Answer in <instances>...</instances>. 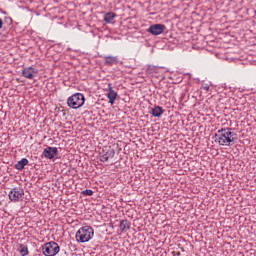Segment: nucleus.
Here are the masks:
<instances>
[{
    "label": "nucleus",
    "mask_w": 256,
    "mask_h": 256,
    "mask_svg": "<svg viewBox=\"0 0 256 256\" xmlns=\"http://www.w3.org/2000/svg\"><path fill=\"white\" fill-rule=\"evenodd\" d=\"M235 141L231 128L220 129L215 133V143L222 147H229Z\"/></svg>",
    "instance_id": "f257e3e1"
},
{
    "label": "nucleus",
    "mask_w": 256,
    "mask_h": 256,
    "mask_svg": "<svg viewBox=\"0 0 256 256\" xmlns=\"http://www.w3.org/2000/svg\"><path fill=\"white\" fill-rule=\"evenodd\" d=\"M95 236V230L91 226H83L76 232L75 238L78 243H89Z\"/></svg>",
    "instance_id": "f03ea898"
},
{
    "label": "nucleus",
    "mask_w": 256,
    "mask_h": 256,
    "mask_svg": "<svg viewBox=\"0 0 256 256\" xmlns=\"http://www.w3.org/2000/svg\"><path fill=\"white\" fill-rule=\"evenodd\" d=\"M67 105L71 109H80L85 105V95L82 93H75L67 99Z\"/></svg>",
    "instance_id": "7ed1b4c3"
},
{
    "label": "nucleus",
    "mask_w": 256,
    "mask_h": 256,
    "mask_svg": "<svg viewBox=\"0 0 256 256\" xmlns=\"http://www.w3.org/2000/svg\"><path fill=\"white\" fill-rule=\"evenodd\" d=\"M61 251L59 244L54 241L48 242L42 246V253L45 256H55Z\"/></svg>",
    "instance_id": "20e7f679"
},
{
    "label": "nucleus",
    "mask_w": 256,
    "mask_h": 256,
    "mask_svg": "<svg viewBox=\"0 0 256 256\" xmlns=\"http://www.w3.org/2000/svg\"><path fill=\"white\" fill-rule=\"evenodd\" d=\"M24 196L25 191L21 187L13 188L8 194L10 201H13V203H19V201H23Z\"/></svg>",
    "instance_id": "39448f33"
},
{
    "label": "nucleus",
    "mask_w": 256,
    "mask_h": 256,
    "mask_svg": "<svg viewBox=\"0 0 256 256\" xmlns=\"http://www.w3.org/2000/svg\"><path fill=\"white\" fill-rule=\"evenodd\" d=\"M39 75V69L34 68L33 66L24 67L22 70V77L25 79H35Z\"/></svg>",
    "instance_id": "423d86ee"
},
{
    "label": "nucleus",
    "mask_w": 256,
    "mask_h": 256,
    "mask_svg": "<svg viewBox=\"0 0 256 256\" xmlns=\"http://www.w3.org/2000/svg\"><path fill=\"white\" fill-rule=\"evenodd\" d=\"M57 153H59L57 147L48 146L43 150L45 159H55V157H57Z\"/></svg>",
    "instance_id": "0eeeda50"
},
{
    "label": "nucleus",
    "mask_w": 256,
    "mask_h": 256,
    "mask_svg": "<svg viewBox=\"0 0 256 256\" xmlns=\"http://www.w3.org/2000/svg\"><path fill=\"white\" fill-rule=\"evenodd\" d=\"M163 31H165V25L163 24H154L148 29V33H151V35H161Z\"/></svg>",
    "instance_id": "6e6552de"
},
{
    "label": "nucleus",
    "mask_w": 256,
    "mask_h": 256,
    "mask_svg": "<svg viewBox=\"0 0 256 256\" xmlns=\"http://www.w3.org/2000/svg\"><path fill=\"white\" fill-rule=\"evenodd\" d=\"M115 157V150L113 148H108L104 154L100 156V161L102 163H107L109 159H113Z\"/></svg>",
    "instance_id": "1a4fd4ad"
},
{
    "label": "nucleus",
    "mask_w": 256,
    "mask_h": 256,
    "mask_svg": "<svg viewBox=\"0 0 256 256\" xmlns=\"http://www.w3.org/2000/svg\"><path fill=\"white\" fill-rule=\"evenodd\" d=\"M107 97L109 99V103L111 105H114L115 100L117 99V92L114 91V89L111 87V84H109V90H108Z\"/></svg>",
    "instance_id": "9d476101"
},
{
    "label": "nucleus",
    "mask_w": 256,
    "mask_h": 256,
    "mask_svg": "<svg viewBox=\"0 0 256 256\" xmlns=\"http://www.w3.org/2000/svg\"><path fill=\"white\" fill-rule=\"evenodd\" d=\"M105 65H117L119 63V59L116 56H104Z\"/></svg>",
    "instance_id": "9b49d317"
},
{
    "label": "nucleus",
    "mask_w": 256,
    "mask_h": 256,
    "mask_svg": "<svg viewBox=\"0 0 256 256\" xmlns=\"http://www.w3.org/2000/svg\"><path fill=\"white\" fill-rule=\"evenodd\" d=\"M26 165H29V160H27V158H22L15 164V169H17L18 171H23Z\"/></svg>",
    "instance_id": "f8f14e48"
},
{
    "label": "nucleus",
    "mask_w": 256,
    "mask_h": 256,
    "mask_svg": "<svg viewBox=\"0 0 256 256\" xmlns=\"http://www.w3.org/2000/svg\"><path fill=\"white\" fill-rule=\"evenodd\" d=\"M116 15L113 12H108L104 15V21L105 23H113V20L115 19Z\"/></svg>",
    "instance_id": "ddd939ff"
},
{
    "label": "nucleus",
    "mask_w": 256,
    "mask_h": 256,
    "mask_svg": "<svg viewBox=\"0 0 256 256\" xmlns=\"http://www.w3.org/2000/svg\"><path fill=\"white\" fill-rule=\"evenodd\" d=\"M153 117H161L163 115V108L160 106H156L152 109Z\"/></svg>",
    "instance_id": "4468645a"
},
{
    "label": "nucleus",
    "mask_w": 256,
    "mask_h": 256,
    "mask_svg": "<svg viewBox=\"0 0 256 256\" xmlns=\"http://www.w3.org/2000/svg\"><path fill=\"white\" fill-rule=\"evenodd\" d=\"M120 229H121V231H129V221L122 220L120 222Z\"/></svg>",
    "instance_id": "2eb2a0df"
},
{
    "label": "nucleus",
    "mask_w": 256,
    "mask_h": 256,
    "mask_svg": "<svg viewBox=\"0 0 256 256\" xmlns=\"http://www.w3.org/2000/svg\"><path fill=\"white\" fill-rule=\"evenodd\" d=\"M20 255H21V256H27V255H29V250L27 249V247H25V246L21 247V249H20Z\"/></svg>",
    "instance_id": "dca6fc26"
},
{
    "label": "nucleus",
    "mask_w": 256,
    "mask_h": 256,
    "mask_svg": "<svg viewBox=\"0 0 256 256\" xmlns=\"http://www.w3.org/2000/svg\"><path fill=\"white\" fill-rule=\"evenodd\" d=\"M82 195L91 197V195H93V190H84V191H82Z\"/></svg>",
    "instance_id": "f3484780"
},
{
    "label": "nucleus",
    "mask_w": 256,
    "mask_h": 256,
    "mask_svg": "<svg viewBox=\"0 0 256 256\" xmlns=\"http://www.w3.org/2000/svg\"><path fill=\"white\" fill-rule=\"evenodd\" d=\"M201 89H203V91H209V84H203Z\"/></svg>",
    "instance_id": "a211bd4d"
},
{
    "label": "nucleus",
    "mask_w": 256,
    "mask_h": 256,
    "mask_svg": "<svg viewBox=\"0 0 256 256\" xmlns=\"http://www.w3.org/2000/svg\"><path fill=\"white\" fill-rule=\"evenodd\" d=\"M3 28V19L0 18V29Z\"/></svg>",
    "instance_id": "6ab92c4d"
}]
</instances>
